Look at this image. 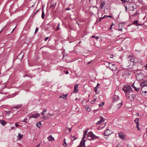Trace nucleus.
<instances>
[{"label":"nucleus","mask_w":147,"mask_h":147,"mask_svg":"<svg viewBox=\"0 0 147 147\" xmlns=\"http://www.w3.org/2000/svg\"><path fill=\"white\" fill-rule=\"evenodd\" d=\"M43 118L45 119H47L48 118V117L47 116H44L43 117Z\"/></svg>","instance_id":"39"},{"label":"nucleus","mask_w":147,"mask_h":147,"mask_svg":"<svg viewBox=\"0 0 147 147\" xmlns=\"http://www.w3.org/2000/svg\"><path fill=\"white\" fill-rule=\"evenodd\" d=\"M135 115H136V116H139V113H136Z\"/></svg>","instance_id":"49"},{"label":"nucleus","mask_w":147,"mask_h":147,"mask_svg":"<svg viewBox=\"0 0 147 147\" xmlns=\"http://www.w3.org/2000/svg\"><path fill=\"white\" fill-rule=\"evenodd\" d=\"M29 120L27 118H24L23 120L22 121V122H25L26 123H28V121Z\"/></svg>","instance_id":"28"},{"label":"nucleus","mask_w":147,"mask_h":147,"mask_svg":"<svg viewBox=\"0 0 147 147\" xmlns=\"http://www.w3.org/2000/svg\"><path fill=\"white\" fill-rule=\"evenodd\" d=\"M59 25H60V24H59L57 26V29H56V30H58L60 29V27H59Z\"/></svg>","instance_id":"35"},{"label":"nucleus","mask_w":147,"mask_h":147,"mask_svg":"<svg viewBox=\"0 0 147 147\" xmlns=\"http://www.w3.org/2000/svg\"><path fill=\"white\" fill-rule=\"evenodd\" d=\"M124 6L125 7V9H126V11L127 10V6H125V5H124Z\"/></svg>","instance_id":"60"},{"label":"nucleus","mask_w":147,"mask_h":147,"mask_svg":"<svg viewBox=\"0 0 147 147\" xmlns=\"http://www.w3.org/2000/svg\"><path fill=\"white\" fill-rule=\"evenodd\" d=\"M14 127H11V129H14Z\"/></svg>","instance_id":"64"},{"label":"nucleus","mask_w":147,"mask_h":147,"mask_svg":"<svg viewBox=\"0 0 147 147\" xmlns=\"http://www.w3.org/2000/svg\"><path fill=\"white\" fill-rule=\"evenodd\" d=\"M36 126L37 127H38L39 128H40L41 126V123L40 121L39 122L37 123L36 124Z\"/></svg>","instance_id":"20"},{"label":"nucleus","mask_w":147,"mask_h":147,"mask_svg":"<svg viewBox=\"0 0 147 147\" xmlns=\"http://www.w3.org/2000/svg\"><path fill=\"white\" fill-rule=\"evenodd\" d=\"M26 76H28V77H29L27 75H24L23 76V77H25Z\"/></svg>","instance_id":"58"},{"label":"nucleus","mask_w":147,"mask_h":147,"mask_svg":"<svg viewBox=\"0 0 147 147\" xmlns=\"http://www.w3.org/2000/svg\"><path fill=\"white\" fill-rule=\"evenodd\" d=\"M47 115L48 116H49V115H51V114H50V113H49L47 114Z\"/></svg>","instance_id":"61"},{"label":"nucleus","mask_w":147,"mask_h":147,"mask_svg":"<svg viewBox=\"0 0 147 147\" xmlns=\"http://www.w3.org/2000/svg\"><path fill=\"white\" fill-rule=\"evenodd\" d=\"M47 111V109H45L43 111V112L41 113V114L42 115H43L45 114L44 112H46Z\"/></svg>","instance_id":"31"},{"label":"nucleus","mask_w":147,"mask_h":147,"mask_svg":"<svg viewBox=\"0 0 147 147\" xmlns=\"http://www.w3.org/2000/svg\"><path fill=\"white\" fill-rule=\"evenodd\" d=\"M109 68L113 70H115L116 67L115 65L110 63V65H109Z\"/></svg>","instance_id":"8"},{"label":"nucleus","mask_w":147,"mask_h":147,"mask_svg":"<svg viewBox=\"0 0 147 147\" xmlns=\"http://www.w3.org/2000/svg\"><path fill=\"white\" fill-rule=\"evenodd\" d=\"M104 102H102V103L100 104L99 105V107H102L104 105Z\"/></svg>","instance_id":"34"},{"label":"nucleus","mask_w":147,"mask_h":147,"mask_svg":"<svg viewBox=\"0 0 147 147\" xmlns=\"http://www.w3.org/2000/svg\"><path fill=\"white\" fill-rule=\"evenodd\" d=\"M113 23H112L110 27L109 28V30H111L112 29V27L113 26Z\"/></svg>","instance_id":"38"},{"label":"nucleus","mask_w":147,"mask_h":147,"mask_svg":"<svg viewBox=\"0 0 147 147\" xmlns=\"http://www.w3.org/2000/svg\"><path fill=\"white\" fill-rule=\"evenodd\" d=\"M15 126L16 127H18L20 126L19 125H18L17 123H16L15 124Z\"/></svg>","instance_id":"48"},{"label":"nucleus","mask_w":147,"mask_h":147,"mask_svg":"<svg viewBox=\"0 0 147 147\" xmlns=\"http://www.w3.org/2000/svg\"><path fill=\"white\" fill-rule=\"evenodd\" d=\"M138 14V13L137 12H136L135 13H134L133 15L132 16H137Z\"/></svg>","instance_id":"37"},{"label":"nucleus","mask_w":147,"mask_h":147,"mask_svg":"<svg viewBox=\"0 0 147 147\" xmlns=\"http://www.w3.org/2000/svg\"><path fill=\"white\" fill-rule=\"evenodd\" d=\"M95 38L96 39H98L99 38V37L98 36H97L95 37Z\"/></svg>","instance_id":"57"},{"label":"nucleus","mask_w":147,"mask_h":147,"mask_svg":"<svg viewBox=\"0 0 147 147\" xmlns=\"http://www.w3.org/2000/svg\"><path fill=\"white\" fill-rule=\"evenodd\" d=\"M109 131V130L108 129L106 130V131L104 133V135L105 136H108L110 135L109 133H108V131Z\"/></svg>","instance_id":"24"},{"label":"nucleus","mask_w":147,"mask_h":147,"mask_svg":"<svg viewBox=\"0 0 147 147\" xmlns=\"http://www.w3.org/2000/svg\"><path fill=\"white\" fill-rule=\"evenodd\" d=\"M78 84H77L76 86H74V91L75 93H77L78 92V90L77 89V88L78 87Z\"/></svg>","instance_id":"16"},{"label":"nucleus","mask_w":147,"mask_h":147,"mask_svg":"<svg viewBox=\"0 0 147 147\" xmlns=\"http://www.w3.org/2000/svg\"><path fill=\"white\" fill-rule=\"evenodd\" d=\"M99 85V83H98L97 84V85H96V86H97V87Z\"/></svg>","instance_id":"63"},{"label":"nucleus","mask_w":147,"mask_h":147,"mask_svg":"<svg viewBox=\"0 0 147 147\" xmlns=\"http://www.w3.org/2000/svg\"><path fill=\"white\" fill-rule=\"evenodd\" d=\"M38 28H36L35 30V33H36L38 31Z\"/></svg>","instance_id":"41"},{"label":"nucleus","mask_w":147,"mask_h":147,"mask_svg":"<svg viewBox=\"0 0 147 147\" xmlns=\"http://www.w3.org/2000/svg\"><path fill=\"white\" fill-rule=\"evenodd\" d=\"M11 113V111H6V114H9Z\"/></svg>","instance_id":"46"},{"label":"nucleus","mask_w":147,"mask_h":147,"mask_svg":"<svg viewBox=\"0 0 147 147\" xmlns=\"http://www.w3.org/2000/svg\"><path fill=\"white\" fill-rule=\"evenodd\" d=\"M104 119L103 117H101L100 118V121H98L96 123V124L98 125L101 123L102 122H104Z\"/></svg>","instance_id":"10"},{"label":"nucleus","mask_w":147,"mask_h":147,"mask_svg":"<svg viewBox=\"0 0 147 147\" xmlns=\"http://www.w3.org/2000/svg\"><path fill=\"white\" fill-rule=\"evenodd\" d=\"M110 63L108 62H106L105 63V65L106 67H108L109 68V65H110Z\"/></svg>","instance_id":"27"},{"label":"nucleus","mask_w":147,"mask_h":147,"mask_svg":"<svg viewBox=\"0 0 147 147\" xmlns=\"http://www.w3.org/2000/svg\"><path fill=\"white\" fill-rule=\"evenodd\" d=\"M144 88H142L141 90L142 91V93H144L145 94V96H147V91L144 90Z\"/></svg>","instance_id":"21"},{"label":"nucleus","mask_w":147,"mask_h":147,"mask_svg":"<svg viewBox=\"0 0 147 147\" xmlns=\"http://www.w3.org/2000/svg\"><path fill=\"white\" fill-rule=\"evenodd\" d=\"M138 0V1L139 3H141L142 2V0Z\"/></svg>","instance_id":"50"},{"label":"nucleus","mask_w":147,"mask_h":147,"mask_svg":"<svg viewBox=\"0 0 147 147\" xmlns=\"http://www.w3.org/2000/svg\"><path fill=\"white\" fill-rule=\"evenodd\" d=\"M22 105H18L16 106L13 107V108L17 109H18L22 107Z\"/></svg>","instance_id":"22"},{"label":"nucleus","mask_w":147,"mask_h":147,"mask_svg":"<svg viewBox=\"0 0 147 147\" xmlns=\"http://www.w3.org/2000/svg\"><path fill=\"white\" fill-rule=\"evenodd\" d=\"M94 90L96 92L97 90V86H96L94 88Z\"/></svg>","instance_id":"43"},{"label":"nucleus","mask_w":147,"mask_h":147,"mask_svg":"<svg viewBox=\"0 0 147 147\" xmlns=\"http://www.w3.org/2000/svg\"><path fill=\"white\" fill-rule=\"evenodd\" d=\"M105 17H106V15H105L103 17H102V18H100V20H102V19H104L105 18Z\"/></svg>","instance_id":"44"},{"label":"nucleus","mask_w":147,"mask_h":147,"mask_svg":"<svg viewBox=\"0 0 147 147\" xmlns=\"http://www.w3.org/2000/svg\"><path fill=\"white\" fill-rule=\"evenodd\" d=\"M88 129H87V130L85 131L84 132V136L81 140L80 144L77 147H85V142L86 140H84V138L85 137V136L87 133Z\"/></svg>","instance_id":"3"},{"label":"nucleus","mask_w":147,"mask_h":147,"mask_svg":"<svg viewBox=\"0 0 147 147\" xmlns=\"http://www.w3.org/2000/svg\"><path fill=\"white\" fill-rule=\"evenodd\" d=\"M119 30L120 31H122V29L121 28H119Z\"/></svg>","instance_id":"53"},{"label":"nucleus","mask_w":147,"mask_h":147,"mask_svg":"<svg viewBox=\"0 0 147 147\" xmlns=\"http://www.w3.org/2000/svg\"><path fill=\"white\" fill-rule=\"evenodd\" d=\"M63 142H64V143L63 144V146L64 147H67V146H68V144L66 142L65 139L63 141Z\"/></svg>","instance_id":"25"},{"label":"nucleus","mask_w":147,"mask_h":147,"mask_svg":"<svg viewBox=\"0 0 147 147\" xmlns=\"http://www.w3.org/2000/svg\"><path fill=\"white\" fill-rule=\"evenodd\" d=\"M40 144H38V145H37L38 147H39L40 146Z\"/></svg>","instance_id":"59"},{"label":"nucleus","mask_w":147,"mask_h":147,"mask_svg":"<svg viewBox=\"0 0 147 147\" xmlns=\"http://www.w3.org/2000/svg\"><path fill=\"white\" fill-rule=\"evenodd\" d=\"M122 90L124 92L126 98L127 97L128 95L132 92V89L131 86L129 85H126L124 86L122 88Z\"/></svg>","instance_id":"2"},{"label":"nucleus","mask_w":147,"mask_h":147,"mask_svg":"<svg viewBox=\"0 0 147 147\" xmlns=\"http://www.w3.org/2000/svg\"><path fill=\"white\" fill-rule=\"evenodd\" d=\"M69 74V72L68 71H67L65 73V74Z\"/></svg>","instance_id":"55"},{"label":"nucleus","mask_w":147,"mask_h":147,"mask_svg":"<svg viewBox=\"0 0 147 147\" xmlns=\"http://www.w3.org/2000/svg\"><path fill=\"white\" fill-rule=\"evenodd\" d=\"M121 1L123 2V3H126V2L127 1V0H121Z\"/></svg>","instance_id":"40"},{"label":"nucleus","mask_w":147,"mask_h":147,"mask_svg":"<svg viewBox=\"0 0 147 147\" xmlns=\"http://www.w3.org/2000/svg\"><path fill=\"white\" fill-rule=\"evenodd\" d=\"M139 123H137V124H136V127L137 128H138V130H140V128H139Z\"/></svg>","instance_id":"32"},{"label":"nucleus","mask_w":147,"mask_h":147,"mask_svg":"<svg viewBox=\"0 0 147 147\" xmlns=\"http://www.w3.org/2000/svg\"><path fill=\"white\" fill-rule=\"evenodd\" d=\"M40 116V114L39 113H37L36 114L32 115L30 117V118H36Z\"/></svg>","instance_id":"11"},{"label":"nucleus","mask_w":147,"mask_h":147,"mask_svg":"<svg viewBox=\"0 0 147 147\" xmlns=\"http://www.w3.org/2000/svg\"><path fill=\"white\" fill-rule=\"evenodd\" d=\"M92 61H90L88 62L87 63V64H89L90 63L92 62Z\"/></svg>","instance_id":"52"},{"label":"nucleus","mask_w":147,"mask_h":147,"mask_svg":"<svg viewBox=\"0 0 147 147\" xmlns=\"http://www.w3.org/2000/svg\"><path fill=\"white\" fill-rule=\"evenodd\" d=\"M1 121V124L3 125H5L6 123L4 121Z\"/></svg>","instance_id":"30"},{"label":"nucleus","mask_w":147,"mask_h":147,"mask_svg":"<svg viewBox=\"0 0 147 147\" xmlns=\"http://www.w3.org/2000/svg\"><path fill=\"white\" fill-rule=\"evenodd\" d=\"M105 1H103L100 4V8L101 9H102L103 7L104 6L105 4Z\"/></svg>","instance_id":"15"},{"label":"nucleus","mask_w":147,"mask_h":147,"mask_svg":"<svg viewBox=\"0 0 147 147\" xmlns=\"http://www.w3.org/2000/svg\"><path fill=\"white\" fill-rule=\"evenodd\" d=\"M87 136L88 137H90L91 138V139H89L90 140H92L98 138L99 137L94 135L92 131L89 132L87 134Z\"/></svg>","instance_id":"4"},{"label":"nucleus","mask_w":147,"mask_h":147,"mask_svg":"<svg viewBox=\"0 0 147 147\" xmlns=\"http://www.w3.org/2000/svg\"><path fill=\"white\" fill-rule=\"evenodd\" d=\"M125 23L124 22H122L119 23V28H121L123 26Z\"/></svg>","instance_id":"18"},{"label":"nucleus","mask_w":147,"mask_h":147,"mask_svg":"<svg viewBox=\"0 0 147 147\" xmlns=\"http://www.w3.org/2000/svg\"><path fill=\"white\" fill-rule=\"evenodd\" d=\"M67 94H63V95L60 96L59 98H66V97L67 96Z\"/></svg>","instance_id":"23"},{"label":"nucleus","mask_w":147,"mask_h":147,"mask_svg":"<svg viewBox=\"0 0 147 147\" xmlns=\"http://www.w3.org/2000/svg\"><path fill=\"white\" fill-rule=\"evenodd\" d=\"M139 119L138 118H136L134 120V122L136 123V124L139 123L138 122Z\"/></svg>","instance_id":"29"},{"label":"nucleus","mask_w":147,"mask_h":147,"mask_svg":"<svg viewBox=\"0 0 147 147\" xmlns=\"http://www.w3.org/2000/svg\"><path fill=\"white\" fill-rule=\"evenodd\" d=\"M23 137V135L22 134H20V133H19L18 134V137L17 138V140H20Z\"/></svg>","instance_id":"14"},{"label":"nucleus","mask_w":147,"mask_h":147,"mask_svg":"<svg viewBox=\"0 0 147 147\" xmlns=\"http://www.w3.org/2000/svg\"><path fill=\"white\" fill-rule=\"evenodd\" d=\"M138 20H136L132 23V24L134 25H135L136 26H139L140 25H142V24H139L138 23Z\"/></svg>","instance_id":"12"},{"label":"nucleus","mask_w":147,"mask_h":147,"mask_svg":"<svg viewBox=\"0 0 147 147\" xmlns=\"http://www.w3.org/2000/svg\"><path fill=\"white\" fill-rule=\"evenodd\" d=\"M122 104H123V103L122 102H121L120 103L118 104L116 106L117 108L118 109H119L121 107Z\"/></svg>","instance_id":"19"},{"label":"nucleus","mask_w":147,"mask_h":147,"mask_svg":"<svg viewBox=\"0 0 147 147\" xmlns=\"http://www.w3.org/2000/svg\"><path fill=\"white\" fill-rule=\"evenodd\" d=\"M50 8H51L53 7V8L54 9V7L53 5V4H51L50 6Z\"/></svg>","instance_id":"42"},{"label":"nucleus","mask_w":147,"mask_h":147,"mask_svg":"<svg viewBox=\"0 0 147 147\" xmlns=\"http://www.w3.org/2000/svg\"><path fill=\"white\" fill-rule=\"evenodd\" d=\"M131 86H132L134 88L135 90L136 91H138L140 90V88L139 87H137L134 86V83L133 84L131 85Z\"/></svg>","instance_id":"13"},{"label":"nucleus","mask_w":147,"mask_h":147,"mask_svg":"<svg viewBox=\"0 0 147 147\" xmlns=\"http://www.w3.org/2000/svg\"><path fill=\"white\" fill-rule=\"evenodd\" d=\"M127 61H128L129 65H128V68L129 69L132 68L134 64L136 63L135 61L134 57L131 55L128 56L127 58Z\"/></svg>","instance_id":"1"},{"label":"nucleus","mask_w":147,"mask_h":147,"mask_svg":"<svg viewBox=\"0 0 147 147\" xmlns=\"http://www.w3.org/2000/svg\"><path fill=\"white\" fill-rule=\"evenodd\" d=\"M77 139V138H71V139L72 141L74 140H76Z\"/></svg>","instance_id":"45"},{"label":"nucleus","mask_w":147,"mask_h":147,"mask_svg":"<svg viewBox=\"0 0 147 147\" xmlns=\"http://www.w3.org/2000/svg\"><path fill=\"white\" fill-rule=\"evenodd\" d=\"M42 14L41 17L42 19H43L44 18L45 13L43 11V9L42 8Z\"/></svg>","instance_id":"26"},{"label":"nucleus","mask_w":147,"mask_h":147,"mask_svg":"<svg viewBox=\"0 0 147 147\" xmlns=\"http://www.w3.org/2000/svg\"><path fill=\"white\" fill-rule=\"evenodd\" d=\"M48 139L49 141H52L53 140H54V138H53L52 136L50 135L47 138Z\"/></svg>","instance_id":"17"},{"label":"nucleus","mask_w":147,"mask_h":147,"mask_svg":"<svg viewBox=\"0 0 147 147\" xmlns=\"http://www.w3.org/2000/svg\"><path fill=\"white\" fill-rule=\"evenodd\" d=\"M107 18H111L112 17V16H108L107 17Z\"/></svg>","instance_id":"51"},{"label":"nucleus","mask_w":147,"mask_h":147,"mask_svg":"<svg viewBox=\"0 0 147 147\" xmlns=\"http://www.w3.org/2000/svg\"><path fill=\"white\" fill-rule=\"evenodd\" d=\"M144 67H146V68L147 69V64H146L144 66Z\"/></svg>","instance_id":"56"},{"label":"nucleus","mask_w":147,"mask_h":147,"mask_svg":"<svg viewBox=\"0 0 147 147\" xmlns=\"http://www.w3.org/2000/svg\"><path fill=\"white\" fill-rule=\"evenodd\" d=\"M140 75H142V74L140 73H137L136 74V77H139V76H140Z\"/></svg>","instance_id":"36"},{"label":"nucleus","mask_w":147,"mask_h":147,"mask_svg":"<svg viewBox=\"0 0 147 147\" xmlns=\"http://www.w3.org/2000/svg\"><path fill=\"white\" fill-rule=\"evenodd\" d=\"M140 86L142 88H144V87L147 86V81L146 80L143 81L140 84Z\"/></svg>","instance_id":"7"},{"label":"nucleus","mask_w":147,"mask_h":147,"mask_svg":"<svg viewBox=\"0 0 147 147\" xmlns=\"http://www.w3.org/2000/svg\"><path fill=\"white\" fill-rule=\"evenodd\" d=\"M93 8H94V9L95 10V13H98V10H97V8L96 7H94Z\"/></svg>","instance_id":"33"},{"label":"nucleus","mask_w":147,"mask_h":147,"mask_svg":"<svg viewBox=\"0 0 147 147\" xmlns=\"http://www.w3.org/2000/svg\"><path fill=\"white\" fill-rule=\"evenodd\" d=\"M65 10H70V8H66V9H65Z\"/></svg>","instance_id":"54"},{"label":"nucleus","mask_w":147,"mask_h":147,"mask_svg":"<svg viewBox=\"0 0 147 147\" xmlns=\"http://www.w3.org/2000/svg\"><path fill=\"white\" fill-rule=\"evenodd\" d=\"M135 96L136 95L135 94H130L129 95H128L127 98H128L130 101H132L134 100Z\"/></svg>","instance_id":"5"},{"label":"nucleus","mask_w":147,"mask_h":147,"mask_svg":"<svg viewBox=\"0 0 147 147\" xmlns=\"http://www.w3.org/2000/svg\"><path fill=\"white\" fill-rule=\"evenodd\" d=\"M49 37H47L45 39H44V40L45 41H46L49 38Z\"/></svg>","instance_id":"47"},{"label":"nucleus","mask_w":147,"mask_h":147,"mask_svg":"<svg viewBox=\"0 0 147 147\" xmlns=\"http://www.w3.org/2000/svg\"><path fill=\"white\" fill-rule=\"evenodd\" d=\"M95 37H96L95 36H94V35L92 36V37L93 38H95Z\"/></svg>","instance_id":"62"},{"label":"nucleus","mask_w":147,"mask_h":147,"mask_svg":"<svg viewBox=\"0 0 147 147\" xmlns=\"http://www.w3.org/2000/svg\"><path fill=\"white\" fill-rule=\"evenodd\" d=\"M119 137L121 139L123 140L125 138L124 134L122 132H120L119 133Z\"/></svg>","instance_id":"9"},{"label":"nucleus","mask_w":147,"mask_h":147,"mask_svg":"<svg viewBox=\"0 0 147 147\" xmlns=\"http://www.w3.org/2000/svg\"><path fill=\"white\" fill-rule=\"evenodd\" d=\"M119 100L118 96L114 95L112 97V103H114Z\"/></svg>","instance_id":"6"}]
</instances>
